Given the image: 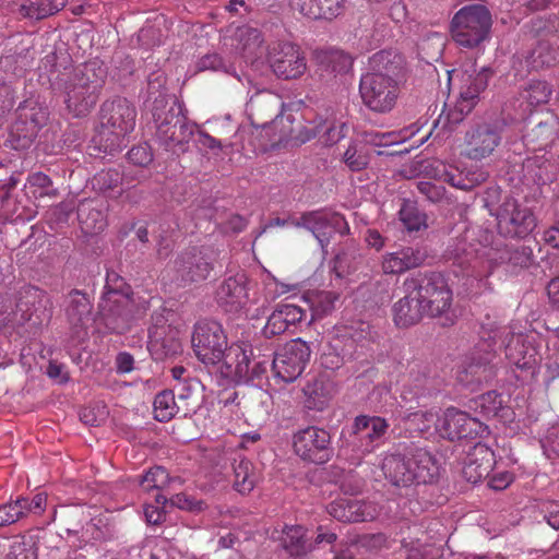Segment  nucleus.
<instances>
[{
  "label": "nucleus",
  "mask_w": 559,
  "mask_h": 559,
  "mask_svg": "<svg viewBox=\"0 0 559 559\" xmlns=\"http://www.w3.org/2000/svg\"><path fill=\"white\" fill-rule=\"evenodd\" d=\"M56 51L48 53L45 67L50 66L49 83L53 94L61 97L67 111L73 118L87 117L95 108L107 79V68L93 59L69 68L58 63Z\"/></svg>",
  "instance_id": "1"
},
{
  "label": "nucleus",
  "mask_w": 559,
  "mask_h": 559,
  "mask_svg": "<svg viewBox=\"0 0 559 559\" xmlns=\"http://www.w3.org/2000/svg\"><path fill=\"white\" fill-rule=\"evenodd\" d=\"M402 289L404 297L393 306V319L399 328L415 325L425 317H441L452 305V290L440 272L413 273L404 280Z\"/></svg>",
  "instance_id": "2"
},
{
  "label": "nucleus",
  "mask_w": 559,
  "mask_h": 559,
  "mask_svg": "<svg viewBox=\"0 0 559 559\" xmlns=\"http://www.w3.org/2000/svg\"><path fill=\"white\" fill-rule=\"evenodd\" d=\"M383 468L391 485L400 488L432 486L440 476L436 457L414 441L400 442L396 453L386 460Z\"/></svg>",
  "instance_id": "3"
},
{
  "label": "nucleus",
  "mask_w": 559,
  "mask_h": 559,
  "mask_svg": "<svg viewBox=\"0 0 559 559\" xmlns=\"http://www.w3.org/2000/svg\"><path fill=\"white\" fill-rule=\"evenodd\" d=\"M136 109L124 97L105 100L99 110L100 123L88 145L90 155L102 157L122 150L126 135L135 127Z\"/></svg>",
  "instance_id": "4"
},
{
  "label": "nucleus",
  "mask_w": 559,
  "mask_h": 559,
  "mask_svg": "<svg viewBox=\"0 0 559 559\" xmlns=\"http://www.w3.org/2000/svg\"><path fill=\"white\" fill-rule=\"evenodd\" d=\"M492 17L484 4H468L452 17L450 31L453 40L461 47L475 48L490 36Z\"/></svg>",
  "instance_id": "5"
},
{
  "label": "nucleus",
  "mask_w": 559,
  "mask_h": 559,
  "mask_svg": "<svg viewBox=\"0 0 559 559\" xmlns=\"http://www.w3.org/2000/svg\"><path fill=\"white\" fill-rule=\"evenodd\" d=\"M52 317V301L49 295L37 288L25 289L15 305V310L8 312L2 322L13 326H28V332L36 334Z\"/></svg>",
  "instance_id": "6"
},
{
  "label": "nucleus",
  "mask_w": 559,
  "mask_h": 559,
  "mask_svg": "<svg viewBox=\"0 0 559 559\" xmlns=\"http://www.w3.org/2000/svg\"><path fill=\"white\" fill-rule=\"evenodd\" d=\"M193 350L203 364H222L221 372L226 370V357L229 349L227 334L221 323L214 320H202L195 323L192 334Z\"/></svg>",
  "instance_id": "7"
},
{
  "label": "nucleus",
  "mask_w": 559,
  "mask_h": 559,
  "mask_svg": "<svg viewBox=\"0 0 559 559\" xmlns=\"http://www.w3.org/2000/svg\"><path fill=\"white\" fill-rule=\"evenodd\" d=\"M49 112L46 107L33 99L24 100L15 110V117L9 129L7 143L13 150L28 148L46 126Z\"/></svg>",
  "instance_id": "8"
},
{
  "label": "nucleus",
  "mask_w": 559,
  "mask_h": 559,
  "mask_svg": "<svg viewBox=\"0 0 559 559\" xmlns=\"http://www.w3.org/2000/svg\"><path fill=\"white\" fill-rule=\"evenodd\" d=\"M507 127L504 118L474 121L465 133L466 155L480 160L496 150Z\"/></svg>",
  "instance_id": "9"
},
{
  "label": "nucleus",
  "mask_w": 559,
  "mask_h": 559,
  "mask_svg": "<svg viewBox=\"0 0 559 559\" xmlns=\"http://www.w3.org/2000/svg\"><path fill=\"white\" fill-rule=\"evenodd\" d=\"M214 269L211 252L202 248H190L180 252L173 261L174 282L180 287L205 281Z\"/></svg>",
  "instance_id": "10"
},
{
  "label": "nucleus",
  "mask_w": 559,
  "mask_h": 559,
  "mask_svg": "<svg viewBox=\"0 0 559 559\" xmlns=\"http://www.w3.org/2000/svg\"><path fill=\"white\" fill-rule=\"evenodd\" d=\"M495 216L500 234L510 238H526L537 226L533 211L510 195L504 198Z\"/></svg>",
  "instance_id": "11"
},
{
  "label": "nucleus",
  "mask_w": 559,
  "mask_h": 559,
  "mask_svg": "<svg viewBox=\"0 0 559 559\" xmlns=\"http://www.w3.org/2000/svg\"><path fill=\"white\" fill-rule=\"evenodd\" d=\"M292 225L311 231L323 252H326L325 248L334 234L343 236L349 233L348 224L341 214L325 210L305 212L298 219L292 221Z\"/></svg>",
  "instance_id": "12"
},
{
  "label": "nucleus",
  "mask_w": 559,
  "mask_h": 559,
  "mask_svg": "<svg viewBox=\"0 0 559 559\" xmlns=\"http://www.w3.org/2000/svg\"><path fill=\"white\" fill-rule=\"evenodd\" d=\"M310 356L309 344L301 338H295L273 354L271 366L275 376L288 383L295 381L304 372Z\"/></svg>",
  "instance_id": "13"
},
{
  "label": "nucleus",
  "mask_w": 559,
  "mask_h": 559,
  "mask_svg": "<svg viewBox=\"0 0 559 559\" xmlns=\"http://www.w3.org/2000/svg\"><path fill=\"white\" fill-rule=\"evenodd\" d=\"M359 94L362 104L373 112L388 114L396 105L400 85L384 78L365 73L360 78Z\"/></svg>",
  "instance_id": "14"
},
{
  "label": "nucleus",
  "mask_w": 559,
  "mask_h": 559,
  "mask_svg": "<svg viewBox=\"0 0 559 559\" xmlns=\"http://www.w3.org/2000/svg\"><path fill=\"white\" fill-rule=\"evenodd\" d=\"M486 343L476 347L472 353L463 369L457 373L459 382L471 389L475 390L481 383L490 382L497 376V355Z\"/></svg>",
  "instance_id": "15"
},
{
  "label": "nucleus",
  "mask_w": 559,
  "mask_h": 559,
  "mask_svg": "<svg viewBox=\"0 0 559 559\" xmlns=\"http://www.w3.org/2000/svg\"><path fill=\"white\" fill-rule=\"evenodd\" d=\"M294 449L304 461L324 464L334 454L330 433L314 426L298 431L294 437Z\"/></svg>",
  "instance_id": "16"
},
{
  "label": "nucleus",
  "mask_w": 559,
  "mask_h": 559,
  "mask_svg": "<svg viewBox=\"0 0 559 559\" xmlns=\"http://www.w3.org/2000/svg\"><path fill=\"white\" fill-rule=\"evenodd\" d=\"M559 122L550 111L530 115L523 126L522 142L531 151H545L557 139Z\"/></svg>",
  "instance_id": "17"
},
{
  "label": "nucleus",
  "mask_w": 559,
  "mask_h": 559,
  "mask_svg": "<svg viewBox=\"0 0 559 559\" xmlns=\"http://www.w3.org/2000/svg\"><path fill=\"white\" fill-rule=\"evenodd\" d=\"M252 348L233 346L226 357V370L223 376L234 382H249L260 379L267 370L269 359L253 360L251 366Z\"/></svg>",
  "instance_id": "18"
},
{
  "label": "nucleus",
  "mask_w": 559,
  "mask_h": 559,
  "mask_svg": "<svg viewBox=\"0 0 559 559\" xmlns=\"http://www.w3.org/2000/svg\"><path fill=\"white\" fill-rule=\"evenodd\" d=\"M249 278L243 272L229 275L217 286L215 300L227 313H238L249 302Z\"/></svg>",
  "instance_id": "19"
},
{
  "label": "nucleus",
  "mask_w": 559,
  "mask_h": 559,
  "mask_svg": "<svg viewBox=\"0 0 559 559\" xmlns=\"http://www.w3.org/2000/svg\"><path fill=\"white\" fill-rule=\"evenodd\" d=\"M436 429L440 436L450 441L475 438L483 430V424L467 413L454 407L448 408L438 419Z\"/></svg>",
  "instance_id": "20"
},
{
  "label": "nucleus",
  "mask_w": 559,
  "mask_h": 559,
  "mask_svg": "<svg viewBox=\"0 0 559 559\" xmlns=\"http://www.w3.org/2000/svg\"><path fill=\"white\" fill-rule=\"evenodd\" d=\"M328 512L341 522L371 521L378 515L377 507L372 502L358 499L354 491H345L343 497L332 501L328 506Z\"/></svg>",
  "instance_id": "21"
},
{
  "label": "nucleus",
  "mask_w": 559,
  "mask_h": 559,
  "mask_svg": "<svg viewBox=\"0 0 559 559\" xmlns=\"http://www.w3.org/2000/svg\"><path fill=\"white\" fill-rule=\"evenodd\" d=\"M389 428L386 420L379 416L359 415L350 427L349 438L354 447L364 453H370L374 444L381 441Z\"/></svg>",
  "instance_id": "22"
},
{
  "label": "nucleus",
  "mask_w": 559,
  "mask_h": 559,
  "mask_svg": "<svg viewBox=\"0 0 559 559\" xmlns=\"http://www.w3.org/2000/svg\"><path fill=\"white\" fill-rule=\"evenodd\" d=\"M273 73L283 80H295L300 78L306 69V59L299 49L290 44H280L277 49L269 58Z\"/></svg>",
  "instance_id": "23"
},
{
  "label": "nucleus",
  "mask_w": 559,
  "mask_h": 559,
  "mask_svg": "<svg viewBox=\"0 0 559 559\" xmlns=\"http://www.w3.org/2000/svg\"><path fill=\"white\" fill-rule=\"evenodd\" d=\"M450 74L459 79L460 97L476 105L480 94L488 87L495 71L490 67L477 69L474 63H469L460 70L451 71Z\"/></svg>",
  "instance_id": "24"
},
{
  "label": "nucleus",
  "mask_w": 559,
  "mask_h": 559,
  "mask_svg": "<svg viewBox=\"0 0 559 559\" xmlns=\"http://www.w3.org/2000/svg\"><path fill=\"white\" fill-rule=\"evenodd\" d=\"M368 73L400 85L405 80L406 60L396 50H380L369 58Z\"/></svg>",
  "instance_id": "25"
},
{
  "label": "nucleus",
  "mask_w": 559,
  "mask_h": 559,
  "mask_svg": "<svg viewBox=\"0 0 559 559\" xmlns=\"http://www.w3.org/2000/svg\"><path fill=\"white\" fill-rule=\"evenodd\" d=\"M428 258V251L424 247H403L383 257L382 271L385 274H402L424 265Z\"/></svg>",
  "instance_id": "26"
},
{
  "label": "nucleus",
  "mask_w": 559,
  "mask_h": 559,
  "mask_svg": "<svg viewBox=\"0 0 559 559\" xmlns=\"http://www.w3.org/2000/svg\"><path fill=\"white\" fill-rule=\"evenodd\" d=\"M504 350L507 359L518 369L532 373L535 371L538 361L537 350L522 334H512Z\"/></svg>",
  "instance_id": "27"
},
{
  "label": "nucleus",
  "mask_w": 559,
  "mask_h": 559,
  "mask_svg": "<svg viewBox=\"0 0 559 559\" xmlns=\"http://www.w3.org/2000/svg\"><path fill=\"white\" fill-rule=\"evenodd\" d=\"M197 124L190 122L188 118L181 114L173 123L169 126V131L164 132L160 135V141L167 150H171L174 153H185L188 150V143L195 133Z\"/></svg>",
  "instance_id": "28"
},
{
  "label": "nucleus",
  "mask_w": 559,
  "mask_h": 559,
  "mask_svg": "<svg viewBox=\"0 0 559 559\" xmlns=\"http://www.w3.org/2000/svg\"><path fill=\"white\" fill-rule=\"evenodd\" d=\"M290 5L312 20L331 21L344 10V0H290Z\"/></svg>",
  "instance_id": "29"
},
{
  "label": "nucleus",
  "mask_w": 559,
  "mask_h": 559,
  "mask_svg": "<svg viewBox=\"0 0 559 559\" xmlns=\"http://www.w3.org/2000/svg\"><path fill=\"white\" fill-rule=\"evenodd\" d=\"M236 39L238 45L236 50L247 61L253 63L265 52L264 37L260 29L251 26H242L237 29Z\"/></svg>",
  "instance_id": "30"
},
{
  "label": "nucleus",
  "mask_w": 559,
  "mask_h": 559,
  "mask_svg": "<svg viewBox=\"0 0 559 559\" xmlns=\"http://www.w3.org/2000/svg\"><path fill=\"white\" fill-rule=\"evenodd\" d=\"M247 416L255 421H265L270 416L272 406V396L267 391L260 388H253L248 394L241 396V402H237Z\"/></svg>",
  "instance_id": "31"
},
{
  "label": "nucleus",
  "mask_w": 559,
  "mask_h": 559,
  "mask_svg": "<svg viewBox=\"0 0 559 559\" xmlns=\"http://www.w3.org/2000/svg\"><path fill=\"white\" fill-rule=\"evenodd\" d=\"M76 216L85 235H96L107 226L106 215L96 201L84 200L76 207Z\"/></svg>",
  "instance_id": "32"
},
{
  "label": "nucleus",
  "mask_w": 559,
  "mask_h": 559,
  "mask_svg": "<svg viewBox=\"0 0 559 559\" xmlns=\"http://www.w3.org/2000/svg\"><path fill=\"white\" fill-rule=\"evenodd\" d=\"M93 305L87 296L79 289H72L64 298V313L72 328L85 324L92 313Z\"/></svg>",
  "instance_id": "33"
},
{
  "label": "nucleus",
  "mask_w": 559,
  "mask_h": 559,
  "mask_svg": "<svg viewBox=\"0 0 559 559\" xmlns=\"http://www.w3.org/2000/svg\"><path fill=\"white\" fill-rule=\"evenodd\" d=\"M441 170L437 169V176L443 181L450 183L461 190L469 191L475 187L486 182L489 178V173L483 168H471L463 171L450 173L441 165Z\"/></svg>",
  "instance_id": "34"
},
{
  "label": "nucleus",
  "mask_w": 559,
  "mask_h": 559,
  "mask_svg": "<svg viewBox=\"0 0 559 559\" xmlns=\"http://www.w3.org/2000/svg\"><path fill=\"white\" fill-rule=\"evenodd\" d=\"M282 546L294 558L301 559L313 549V543L307 538V528L302 525H285Z\"/></svg>",
  "instance_id": "35"
},
{
  "label": "nucleus",
  "mask_w": 559,
  "mask_h": 559,
  "mask_svg": "<svg viewBox=\"0 0 559 559\" xmlns=\"http://www.w3.org/2000/svg\"><path fill=\"white\" fill-rule=\"evenodd\" d=\"M150 111L155 126V135L157 141H160V135L166 131H169V126L176 120L181 114V107L175 102H166L162 98H157L150 105Z\"/></svg>",
  "instance_id": "36"
},
{
  "label": "nucleus",
  "mask_w": 559,
  "mask_h": 559,
  "mask_svg": "<svg viewBox=\"0 0 559 559\" xmlns=\"http://www.w3.org/2000/svg\"><path fill=\"white\" fill-rule=\"evenodd\" d=\"M202 383L197 378H185L179 381L174 392L178 403L182 407V416L188 417L195 413L199 407L200 392Z\"/></svg>",
  "instance_id": "37"
},
{
  "label": "nucleus",
  "mask_w": 559,
  "mask_h": 559,
  "mask_svg": "<svg viewBox=\"0 0 559 559\" xmlns=\"http://www.w3.org/2000/svg\"><path fill=\"white\" fill-rule=\"evenodd\" d=\"M474 409L487 417H498L503 421L510 420L513 412L503 405V400L496 391L486 392L472 401Z\"/></svg>",
  "instance_id": "38"
},
{
  "label": "nucleus",
  "mask_w": 559,
  "mask_h": 559,
  "mask_svg": "<svg viewBox=\"0 0 559 559\" xmlns=\"http://www.w3.org/2000/svg\"><path fill=\"white\" fill-rule=\"evenodd\" d=\"M180 477H170L166 468L155 466L146 474L135 477L128 486H144V489L162 490L170 486H182Z\"/></svg>",
  "instance_id": "39"
},
{
  "label": "nucleus",
  "mask_w": 559,
  "mask_h": 559,
  "mask_svg": "<svg viewBox=\"0 0 559 559\" xmlns=\"http://www.w3.org/2000/svg\"><path fill=\"white\" fill-rule=\"evenodd\" d=\"M526 27L533 37L538 40H549L559 47V16L557 14L534 17Z\"/></svg>",
  "instance_id": "40"
},
{
  "label": "nucleus",
  "mask_w": 559,
  "mask_h": 559,
  "mask_svg": "<svg viewBox=\"0 0 559 559\" xmlns=\"http://www.w3.org/2000/svg\"><path fill=\"white\" fill-rule=\"evenodd\" d=\"M558 48L549 40H538L526 58L527 67L539 71L555 66L558 62Z\"/></svg>",
  "instance_id": "41"
},
{
  "label": "nucleus",
  "mask_w": 559,
  "mask_h": 559,
  "mask_svg": "<svg viewBox=\"0 0 559 559\" xmlns=\"http://www.w3.org/2000/svg\"><path fill=\"white\" fill-rule=\"evenodd\" d=\"M67 0H28L20 5L19 12L23 17L32 20H44L61 11Z\"/></svg>",
  "instance_id": "42"
},
{
  "label": "nucleus",
  "mask_w": 559,
  "mask_h": 559,
  "mask_svg": "<svg viewBox=\"0 0 559 559\" xmlns=\"http://www.w3.org/2000/svg\"><path fill=\"white\" fill-rule=\"evenodd\" d=\"M25 197L34 199H56L59 194L52 180L44 173H33L27 177L24 186Z\"/></svg>",
  "instance_id": "43"
},
{
  "label": "nucleus",
  "mask_w": 559,
  "mask_h": 559,
  "mask_svg": "<svg viewBox=\"0 0 559 559\" xmlns=\"http://www.w3.org/2000/svg\"><path fill=\"white\" fill-rule=\"evenodd\" d=\"M17 181L10 177L8 180L1 181L0 180V202L2 207L7 212H11L13 215L16 216V218L21 219H29L32 218L36 211L33 210L29 205H22V202L20 200H16L12 205L10 191L15 188Z\"/></svg>",
  "instance_id": "44"
},
{
  "label": "nucleus",
  "mask_w": 559,
  "mask_h": 559,
  "mask_svg": "<svg viewBox=\"0 0 559 559\" xmlns=\"http://www.w3.org/2000/svg\"><path fill=\"white\" fill-rule=\"evenodd\" d=\"M179 413L182 415V407L178 403L174 390H164L155 396L154 416L156 420L167 423Z\"/></svg>",
  "instance_id": "45"
},
{
  "label": "nucleus",
  "mask_w": 559,
  "mask_h": 559,
  "mask_svg": "<svg viewBox=\"0 0 559 559\" xmlns=\"http://www.w3.org/2000/svg\"><path fill=\"white\" fill-rule=\"evenodd\" d=\"M500 260L514 267L528 269L535 264L534 250L528 245L506 246L500 252Z\"/></svg>",
  "instance_id": "46"
},
{
  "label": "nucleus",
  "mask_w": 559,
  "mask_h": 559,
  "mask_svg": "<svg viewBox=\"0 0 559 559\" xmlns=\"http://www.w3.org/2000/svg\"><path fill=\"white\" fill-rule=\"evenodd\" d=\"M306 395V406L309 409L322 411L326 407L331 399L330 385L323 380H313L304 388Z\"/></svg>",
  "instance_id": "47"
},
{
  "label": "nucleus",
  "mask_w": 559,
  "mask_h": 559,
  "mask_svg": "<svg viewBox=\"0 0 559 559\" xmlns=\"http://www.w3.org/2000/svg\"><path fill=\"white\" fill-rule=\"evenodd\" d=\"M526 169L535 183L545 186L551 183L557 177V167L543 156H535L526 160Z\"/></svg>",
  "instance_id": "48"
},
{
  "label": "nucleus",
  "mask_w": 559,
  "mask_h": 559,
  "mask_svg": "<svg viewBox=\"0 0 559 559\" xmlns=\"http://www.w3.org/2000/svg\"><path fill=\"white\" fill-rule=\"evenodd\" d=\"M124 182L130 183L127 176L117 168L103 169L91 180L92 188L102 193L112 191Z\"/></svg>",
  "instance_id": "49"
},
{
  "label": "nucleus",
  "mask_w": 559,
  "mask_h": 559,
  "mask_svg": "<svg viewBox=\"0 0 559 559\" xmlns=\"http://www.w3.org/2000/svg\"><path fill=\"white\" fill-rule=\"evenodd\" d=\"M419 58L428 64L438 61L443 53V36L433 33L424 37L417 45Z\"/></svg>",
  "instance_id": "50"
},
{
  "label": "nucleus",
  "mask_w": 559,
  "mask_h": 559,
  "mask_svg": "<svg viewBox=\"0 0 559 559\" xmlns=\"http://www.w3.org/2000/svg\"><path fill=\"white\" fill-rule=\"evenodd\" d=\"M75 210L73 201H63L51 206L46 212V222L50 229L58 231L68 226L69 221Z\"/></svg>",
  "instance_id": "51"
},
{
  "label": "nucleus",
  "mask_w": 559,
  "mask_h": 559,
  "mask_svg": "<svg viewBox=\"0 0 559 559\" xmlns=\"http://www.w3.org/2000/svg\"><path fill=\"white\" fill-rule=\"evenodd\" d=\"M400 221L408 231H418L427 228V215L418 210L415 203L404 201L400 212Z\"/></svg>",
  "instance_id": "52"
},
{
  "label": "nucleus",
  "mask_w": 559,
  "mask_h": 559,
  "mask_svg": "<svg viewBox=\"0 0 559 559\" xmlns=\"http://www.w3.org/2000/svg\"><path fill=\"white\" fill-rule=\"evenodd\" d=\"M321 63L334 74H345L353 67V58L343 50L332 49L322 55Z\"/></svg>",
  "instance_id": "53"
},
{
  "label": "nucleus",
  "mask_w": 559,
  "mask_h": 559,
  "mask_svg": "<svg viewBox=\"0 0 559 559\" xmlns=\"http://www.w3.org/2000/svg\"><path fill=\"white\" fill-rule=\"evenodd\" d=\"M474 107H475L474 104L460 97L453 108L442 111V114L440 115V117L438 119V123L442 122V124H443L442 128L451 131L460 122L463 121L464 117L466 115H468L473 110Z\"/></svg>",
  "instance_id": "54"
},
{
  "label": "nucleus",
  "mask_w": 559,
  "mask_h": 559,
  "mask_svg": "<svg viewBox=\"0 0 559 559\" xmlns=\"http://www.w3.org/2000/svg\"><path fill=\"white\" fill-rule=\"evenodd\" d=\"M552 94V86L542 80H532L527 83L524 88L523 97L530 103L532 106H538L542 104H547Z\"/></svg>",
  "instance_id": "55"
},
{
  "label": "nucleus",
  "mask_w": 559,
  "mask_h": 559,
  "mask_svg": "<svg viewBox=\"0 0 559 559\" xmlns=\"http://www.w3.org/2000/svg\"><path fill=\"white\" fill-rule=\"evenodd\" d=\"M167 78L160 70L150 73L147 76V99L146 102H155L162 98L166 102H175L176 98L166 92Z\"/></svg>",
  "instance_id": "56"
},
{
  "label": "nucleus",
  "mask_w": 559,
  "mask_h": 559,
  "mask_svg": "<svg viewBox=\"0 0 559 559\" xmlns=\"http://www.w3.org/2000/svg\"><path fill=\"white\" fill-rule=\"evenodd\" d=\"M465 460L478 465L483 472H490L496 462L493 451L481 442H477L471 448Z\"/></svg>",
  "instance_id": "57"
},
{
  "label": "nucleus",
  "mask_w": 559,
  "mask_h": 559,
  "mask_svg": "<svg viewBox=\"0 0 559 559\" xmlns=\"http://www.w3.org/2000/svg\"><path fill=\"white\" fill-rule=\"evenodd\" d=\"M199 71H222L226 74L238 76L236 68L230 60H225L221 55L213 52L200 58L197 63Z\"/></svg>",
  "instance_id": "58"
},
{
  "label": "nucleus",
  "mask_w": 559,
  "mask_h": 559,
  "mask_svg": "<svg viewBox=\"0 0 559 559\" xmlns=\"http://www.w3.org/2000/svg\"><path fill=\"white\" fill-rule=\"evenodd\" d=\"M343 160L352 171H360L369 165L370 156L365 146L353 142L345 151Z\"/></svg>",
  "instance_id": "59"
},
{
  "label": "nucleus",
  "mask_w": 559,
  "mask_h": 559,
  "mask_svg": "<svg viewBox=\"0 0 559 559\" xmlns=\"http://www.w3.org/2000/svg\"><path fill=\"white\" fill-rule=\"evenodd\" d=\"M156 504H146L144 508V515L148 524L157 525L166 520V512L168 507V497L158 493L155 498Z\"/></svg>",
  "instance_id": "60"
},
{
  "label": "nucleus",
  "mask_w": 559,
  "mask_h": 559,
  "mask_svg": "<svg viewBox=\"0 0 559 559\" xmlns=\"http://www.w3.org/2000/svg\"><path fill=\"white\" fill-rule=\"evenodd\" d=\"M335 299L336 297L332 293L322 292L318 294L310 305L311 318L309 322L330 313L334 309Z\"/></svg>",
  "instance_id": "61"
},
{
  "label": "nucleus",
  "mask_w": 559,
  "mask_h": 559,
  "mask_svg": "<svg viewBox=\"0 0 559 559\" xmlns=\"http://www.w3.org/2000/svg\"><path fill=\"white\" fill-rule=\"evenodd\" d=\"M450 254V259L453 260V264H456L462 269L471 266L473 261L477 258L476 250L465 241H459L451 250Z\"/></svg>",
  "instance_id": "62"
},
{
  "label": "nucleus",
  "mask_w": 559,
  "mask_h": 559,
  "mask_svg": "<svg viewBox=\"0 0 559 559\" xmlns=\"http://www.w3.org/2000/svg\"><path fill=\"white\" fill-rule=\"evenodd\" d=\"M347 129L348 128L345 122H338V123L333 122V123H330L329 126L324 124V126L317 127V131H316L314 135L322 132L323 133L322 134L323 143L325 145H334L346 135Z\"/></svg>",
  "instance_id": "63"
},
{
  "label": "nucleus",
  "mask_w": 559,
  "mask_h": 559,
  "mask_svg": "<svg viewBox=\"0 0 559 559\" xmlns=\"http://www.w3.org/2000/svg\"><path fill=\"white\" fill-rule=\"evenodd\" d=\"M168 507H176L187 511H200L204 507V502L189 495L187 491H179L168 498Z\"/></svg>",
  "instance_id": "64"
}]
</instances>
